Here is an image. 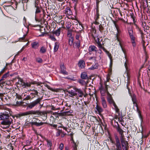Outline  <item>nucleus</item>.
I'll return each mask as SVG.
<instances>
[{
    "label": "nucleus",
    "mask_w": 150,
    "mask_h": 150,
    "mask_svg": "<svg viewBox=\"0 0 150 150\" xmlns=\"http://www.w3.org/2000/svg\"><path fill=\"white\" fill-rule=\"evenodd\" d=\"M40 114V112L39 111L31 110L21 113L17 114L14 116H12L11 118L13 119V121L15 122L16 121V119H18V118H20L22 116L27 115L30 114H37L39 115Z\"/></svg>",
    "instance_id": "f257e3e1"
},
{
    "label": "nucleus",
    "mask_w": 150,
    "mask_h": 150,
    "mask_svg": "<svg viewBox=\"0 0 150 150\" xmlns=\"http://www.w3.org/2000/svg\"><path fill=\"white\" fill-rule=\"evenodd\" d=\"M109 80H107L106 81L104 82L105 87H103L101 84H100V86L99 89L101 94V96L103 97L104 96H105L106 93L107 94V92H108V88L110 87L107 84V82Z\"/></svg>",
    "instance_id": "f03ea898"
},
{
    "label": "nucleus",
    "mask_w": 150,
    "mask_h": 150,
    "mask_svg": "<svg viewBox=\"0 0 150 150\" xmlns=\"http://www.w3.org/2000/svg\"><path fill=\"white\" fill-rule=\"evenodd\" d=\"M128 33L132 45L134 47L136 45L135 42L136 38L135 33H133L132 29L130 28H128Z\"/></svg>",
    "instance_id": "7ed1b4c3"
},
{
    "label": "nucleus",
    "mask_w": 150,
    "mask_h": 150,
    "mask_svg": "<svg viewBox=\"0 0 150 150\" xmlns=\"http://www.w3.org/2000/svg\"><path fill=\"white\" fill-rule=\"evenodd\" d=\"M0 119L3 120L2 122H13V120L10 117L8 114L6 113H1L0 115Z\"/></svg>",
    "instance_id": "20e7f679"
},
{
    "label": "nucleus",
    "mask_w": 150,
    "mask_h": 150,
    "mask_svg": "<svg viewBox=\"0 0 150 150\" xmlns=\"http://www.w3.org/2000/svg\"><path fill=\"white\" fill-rule=\"evenodd\" d=\"M115 142L110 139V140L112 143H114L116 146V149L117 150H122V146H121V142H120V140L119 137L116 135H115Z\"/></svg>",
    "instance_id": "39448f33"
},
{
    "label": "nucleus",
    "mask_w": 150,
    "mask_h": 150,
    "mask_svg": "<svg viewBox=\"0 0 150 150\" xmlns=\"http://www.w3.org/2000/svg\"><path fill=\"white\" fill-rule=\"evenodd\" d=\"M114 23L115 24V27L116 29V30L117 31V33L116 34V39L117 40V41L118 42H119V45H120L122 51L124 53H125V50L122 47L121 43L122 42V40L121 39L119 38H118V36L120 35V34L121 32V30L119 29L118 25L116 24V23L115 22H114Z\"/></svg>",
    "instance_id": "423d86ee"
},
{
    "label": "nucleus",
    "mask_w": 150,
    "mask_h": 150,
    "mask_svg": "<svg viewBox=\"0 0 150 150\" xmlns=\"http://www.w3.org/2000/svg\"><path fill=\"white\" fill-rule=\"evenodd\" d=\"M42 99V98H38L36 100L28 104L27 107V108H29L31 109L38 104H40V102L41 101Z\"/></svg>",
    "instance_id": "0eeeda50"
},
{
    "label": "nucleus",
    "mask_w": 150,
    "mask_h": 150,
    "mask_svg": "<svg viewBox=\"0 0 150 150\" xmlns=\"http://www.w3.org/2000/svg\"><path fill=\"white\" fill-rule=\"evenodd\" d=\"M120 141L123 150H128L129 147L128 143L123 138H120Z\"/></svg>",
    "instance_id": "6e6552de"
},
{
    "label": "nucleus",
    "mask_w": 150,
    "mask_h": 150,
    "mask_svg": "<svg viewBox=\"0 0 150 150\" xmlns=\"http://www.w3.org/2000/svg\"><path fill=\"white\" fill-rule=\"evenodd\" d=\"M35 7L36 8L35 14H38L40 13L42 11H43L42 14L43 15L41 19L44 18L45 15L44 14V10H43L41 6L39 4H35Z\"/></svg>",
    "instance_id": "1a4fd4ad"
},
{
    "label": "nucleus",
    "mask_w": 150,
    "mask_h": 150,
    "mask_svg": "<svg viewBox=\"0 0 150 150\" xmlns=\"http://www.w3.org/2000/svg\"><path fill=\"white\" fill-rule=\"evenodd\" d=\"M114 123L115 124L116 123V124L115 125V126L116 127H117V126L118 127L117 128V131L119 132V134L121 135V138H123L124 137V136L123 134L124 132L121 128L119 127V126L118 124V122H111V125L113 126Z\"/></svg>",
    "instance_id": "9d476101"
},
{
    "label": "nucleus",
    "mask_w": 150,
    "mask_h": 150,
    "mask_svg": "<svg viewBox=\"0 0 150 150\" xmlns=\"http://www.w3.org/2000/svg\"><path fill=\"white\" fill-rule=\"evenodd\" d=\"M76 91L75 88H73V89H69L67 91V92L69 94V96L73 97L77 94V93H76Z\"/></svg>",
    "instance_id": "9b49d317"
},
{
    "label": "nucleus",
    "mask_w": 150,
    "mask_h": 150,
    "mask_svg": "<svg viewBox=\"0 0 150 150\" xmlns=\"http://www.w3.org/2000/svg\"><path fill=\"white\" fill-rule=\"evenodd\" d=\"M44 123V122H29L27 123L25 122L24 125L25 126H29L30 125L32 126H33L34 125L36 126H39L43 125Z\"/></svg>",
    "instance_id": "f8f14e48"
},
{
    "label": "nucleus",
    "mask_w": 150,
    "mask_h": 150,
    "mask_svg": "<svg viewBox=\"0 0 150 150\" xmlns=\"http://www.w3.org/2000/svg\"><path fill=\"white\" fill-rule=\"evenodd\" d=\"M61 69L60 73L64 75H68V73L66 71V68L64 64L60 66Z\"/></svg>",
    "instance_id": "ddd939ff"
},
{
    "label": "nucleus",
    "mask_w": 150,
    "mask_h": 150,
    "mask_svg": "<svg viewBox=\"0 0 150 150\" xmlns=\"http://www.w3.org/2000/svg\"><path fill=\"white\" fill-rule=\"evenodd\" d=\"M78 66L81 69L84 68L85 66V61L83 60H80L78 63Z\"/></svg>",
    "instance_id": "4468645a"
},
{
    "label": "nucleus",
    "mask_w": 150,
    "mask_h": 150,
    "mask_svg": "<svg viewBox=\"0 0 150 150\" xmlns=\"http://www.w3.org/2000/svg\"><path fill=\"white\" fill-rule=\"evenodd\" d=\"M88 50L89 52H94L96 53H97V48L94 45L90 46Z\"/></svg>",
    "instance_id": "2eb2a0df"
},
{
    "label": "nucleus",
    "mask_w": 150,
    "mask_h": 150,
    "mask_svg": "<svg viewBox=\"0 0 150 150\" xmlns=\"http://www.w3.org/2000/svg\"><path fill=\"white\" fill-rule=\"evenodd\" d=\"M81 36V34L79 33H77L75 36V39L78 40L76 44L77 47H78L80 46V40H79L80 37Z\"/></svg>",
    "instance_id": "dca6fc26"
},
{
    "label": "nucleus",
    "mask_w": 150,
    "mask_h": 150,
    "mask_svg": "<svg viewBox=\"0 0 150 150\" xmlns=\"http://www.w3.org/2000/svg\"><path fill=\"white\" fill-rule=\"evenodd\" d=\"M107 99L108 101L110 104L112 103L114 101L111 95L109 92H107Z\"/></svg>",
    "instance_id": "f3484780"
},
{
    "label": "nucleus",
    "mask_w": 150,
    "mask_h": 150,
    "mask_svg": "<svg viewBox=\"0 0 150 150\" xmlns=\"http://www.w3.org/2000/svg\"><path fill=\"white\" fill-rule=\"evenodd\" d=\"M64 11L65 13L67 15L70 16L72 14V11L69 7H67Z\"/></svg>",
    "instance_id": "a211bd4d"
},
{
    "label": "nucleus",
    "mask_w": 150,
    "mask_h": 150,
    "mask_svg": "<svg viewBox=\"0 0 150 150\" xmlns=\"http://www.w3.org/2000/svg\"><path fill=\"white\" fill-rule=\"evenodd\" d=\"M31 91L32 92L30 93V95L31 98L33 99L36 96H38V91L34 89L32 90Z\"/></svg>",
    "instance_id": "6ab92c4d"
},
{
    "label": "nucleus",
    "mask_w": 150,
    "mask_h": 150,
    "mask_svg": "<svg viewBox=\"0 0 150 150\" xmlns=\"http://www.w3.org/2000/svg\"><path fill=\"white\" fill-rule=\"evenodd\" d=\"M68 110V109H66L65 111L63 112L62 114L63 115H71V114L73 112V111L72 110Z\"/></svg>",
    "instance_id": "aec40b11"
},
{
    "label": "nucleus",
    "mask_w": 150,
    "mask_h": 150,
    "mask_svg": "<svg viewBox=\"0 0 150 150\" xmlns=\"http://www.w3.org/2000/svg\"><path fill=\"white\" fill-rule=\"evenodd\" d=\"M100 99H101V103L103 107L104 108H107V105L105 98L104 97L101 96Z\"/></svg>",
    "instance_id": "412c9836"
},
{
    "label": "nucleus",
    "mask_w": 150,
    "mask_h": 150,
    "mask_svg": "<svg viewBox=\"0 0 150 150\" xmlns=\"http://www.w3.org/2000/svg\"><path fill=\"white\" fill-rule=\"evenodd\" d=\"M61 28H59L57 30L52 31V33L53 35H55L56 36L58 37L59 36L61 33Z\"/></svg>",
    "instance_id": "4be33fe9"
},
{
    "label": "nucleus",
    "mask_w": 150,
    "mask_h": 150,
    "mask_svg": "<svg viewBox=\"0 0 150 150\" xmlns=\"http://www.w3.org/2000/svg\"><path fill=\"white\" fill-rule=\"evenodd\" d=\"M11 122H1V126L3 128L6 129L9 127Z\"/></svg>",
    "instance_id": "5701e85b"
},
{
    "label": "nucleus",
    "mask_w": 150,
    "mask_h": 150,
    "mask_svg": "<svg viewBox=\"0 0 150 150\" xmlns=\"http://www.w3.org/2000/svg\"><path fill=\"white\" fill-rule=\"evenodd\" d=\"M135 106L137 107V112H138V114L139 117L141 120V122H142L143 121V120L142 119V116L141 114V111H140V110L138 108V105L137 103H135Z\"/></svg>",
    "instance_id": "b1692460"
},
{
    "label": "nucleus",
    "mask_w": 150,
    "mask_h": 150,
    "mask_svg": "<svg viewBox=\"0 0 150 150\" xmlns=\"http://www.w3.org/2000/svg\"><path fill=\"white\" fill-rule=\"evenodd\" d=\"M32 47L34 49H38L39 46V43L37 42H34L31 43Z\"/></svg>",
    "instance_id": "393cba45"
},
{
    "label": "nucleus",
    "mask_w": 150,
    "mask_h": 150,
    "mask_svg": "<svg viewBox=\"0 0 150 150\" xmlns=\"http://www.w3.org/2000/svg\"><path fill=\"white\" fill-rule=\"evenodd\" d=\"M76 93H78V95L80 97H82L83 95V93L81 90L80 89L75 88Z\"/></svg>",
    "instance_id": "a878e982"
},
{
    "label": "nucleus",
    "mask_w": 150,
    "mask_h": 150,
    "mask_svg": "<svg viewBox=\"0 0 150 150\" xmlns=\"http://www.w3.org/2000/svg\"><path fill=\"white\" fill-rule=\"evenodd\" d=\"M100 15L99 14L98 7H97L96 8V12L94 19L95 20L98 21Z\"/></svg>",
    "instance_id": "bb28decb"
},
{
    "label": "nucleus",
    "mask_w": 150,
    "mask_h": 150,
    "mask_svg": "<svg viewBox=\"0 0 150 150\" xmlns=\"http://www.w3.org/2000/svg\"><path fill=\"white\" fill-rule=\"evenodd\" d=\"M95 41L96 43L97 44V46L99 48L102 45H103V42L102 44H101V41H100V39L98 38H97V40H96Z\"/></svg>",
    "instance_id": "cd10ccee"
},
{
    "label": "nucleus",
    "mask_w": 150,
    "mask_h": 150,
    "mask_svg": "<svg viewBox=\"0 0 150 150\" xmlns=\"http://www.w3.org/2000/svg\"><path fill=\"white\" fill-rule=\"evenodd\" d=\"M95 109L96 110V112L97 111L99 114H100L103 111V110L102 108L98 105H96L95 108Z\"/></svg>",
    "instance_id": "c85d7f7f"
},
{
    "label": "nucleus",
    "mask_w": 150,
    "mask_h": 150,
    "mask_svg": "<svg viewBox=\"0 0 150 150\" xmlns=\"http://www.w3.org/2000/svg\"><path fill=\"white\" fill-rule=\"evenodd\" d=\"M59 44L57 42H56L54 44V52H57L59 47Z\"/></svg>",
    "instance_id": "c756f323"
},
{
    "label": "nucleus",
    "mask_w": 150,
    "mask_h": 150,
    "mask_svg": "<svg viewBox=\"0 0 150 150\" xmlns=\"http://www.w3.org/2000/svg\"><path fill=\"white\" fill-rule=\"evenodd\" d=\"M81 77L83 79H87L88 78L87 73L85 72H83L81 73Z\"/></svg>",
    "instance_id": "7c9ffc66"
},
{
    "label": "nucleus",
    "mask_w": 150,
    "mask_h": 150,
    "mask_svg": "<svg viewBox=\"0 0 150 150\" xmlns=\"http://www.w3.org/2000/svg\"><path fill=\"white\" fill-rule=\"evenodd\" d=\"M47 51L45 47L42 46L41 47L40 50V52L41 53H44L46 52Z\"/></svg>",
    "instance_id": "2f4dec72"
},
{
    "label": "nucleus",
    "mask_w": 150,
    "mask_h": 150,
    "mask_svg": "<svg viewBox=\"0 0 150 150\" xmlns=\"http://www.w3.org/2000/svg\"><path fill=\"white\" fill-rule=\"evenodd\" d=\"M9 72H8L7 73L4 74L1 77V79L3 80H4L7 77L9 76Z\"/></svg>",
    "instance_id": "473e14b6"
},
{
    "label": "nucleus",
    "mask_w": 150,
    "mask_h": 150,
    "mask_svg": "<svg viewBox=\"0 0 150 150\" xmlns=\"http://www.w3.org/2000/svg\"><path fill=\"white\" fill-rule=\"evenodd\" d=\"M66 25L68 29H69L71 26V23L70 22L67 21L66 23Z\"/></svg>",
    "instance_id": "72a5a7b5"
},
{
    "label": "nucleus",
    "mask_w": 150,
    "mask_h": 150,
    "mask_svg": "<svg viewBox=\"0 0 150 150\" xmlns=\"http://www.w3.org/2000/svg\"><path fill=\"white\" fill-rule=\"evenodd\" d=\"M46 142H47V145L48 147H50V148L51 147V146H52V142L50 140L48 139L46 140ZM51 148H50V149H51Z\"/></svg>",
    "instance_id": "f704fd0d"
},
{
    "label": "nucleus",
    "mask_w": 150,
    "mask_h": 150,
    "mask_svg": "<svg viewBox=\"0 0 150 150\" xmlns=\"http://www.w3.org/2000/svg\"><path fill=\"white\" fill-rule=\"evenodd\" d=\"M74 39L73 38H69V44L70 46H72L73 44Z\"/></svg>",
    "instance_id": "c9c22d12"
},
{
    "label": "nucleus",
    "mask_w": 150,
    "mask_h": 150,
    "mask_svg": "<svg viewBox=\"0 0 150 150\" xmlns=\"http://www.w3.org/2000/svg\"><path fill=\"white\" fill-rule=\"evenodd\" d=\"M67 36L69 38H73L72 37V31L71 30H68L67 33Z\"/></svg>",
    "instance_id": "e433bc0d"
},
{
    "label": "nucleus",
    "mask_w": 150,
    "mask_h": 150,
    "mask_svg": "<svg viewBox=\"0 0 150 150\" xmlns=\"http://www.w3.org/2000/svg\"><path fill=\"white\" fill-rule=\"evenodd\" d=\"M27 34H25L23 35V37L22 38H20L19 39V40L20 41H26V39H25V37L26 36Z\"/></svg>",
    "instance_id": "4c0bfd02"
},
{
    "label": "nucleus",
    "mask_w": 150,
    "mask_h": 150,
    "mask_svg": "<svg viewBox=\"0 0 150 150\" xmlns=\"http://www.w3.org/2000/svg\"><path fill=\"white\" fill-rule=\"evenodd\" d=\"M98 64H95L94 65H93L90 68L91 69L93 70L98 68Z\"/></svg>",
    "instance_id": "58836bf2"
},
{
    "label": "nucleus",
    "mask_w": 150,
    "mask_h": 150,
    "mask_svg": "<svg viewBox=\"0 0 150 150\" xmlns=\"http://www.w3.org/2000/svg\"><path fill=\"white\" fill-rule=\"evenodd\" d=\"M49 37L50 38L52 41H55L56 39L54 36V35H50Z\"/></svg>",
    "instance_id": "ea45409f"
},
{
    "label": "nucleus",
    "mask_w": 150,
    "mask_h": 150,
    "mask_svg": "<svg viewBox=\"0 0 150 150\" xmlns=\"http://www.w3.org/2000/svg\"><path fill=\"white\" fill-rule=\"evenodd\" d=\"M73 142V144L72 146V147H73V150H75L76 149H77V145L74 142Z\"/></svg>",
    "instance_id": "a19ab883"
},
{
    "label": "nucleus",
    "mask_w": 150,
    "mask_h": 150,
    "mask_svg": "<svg viewBox=\"0 0 150 150\" xmlns=\"http://www.w3.org/2000/svg\"><path fill=\"white\" fill-rule=\"evenodd\" d=\"M5 82L4 80H2L1 79L0 80V86L2 88L4 86V84L5 83Z\"/></svg>",
    "instance_id": "79ce46f5"
},
{
    "label": "nucleus",
    "mask_w": 150,
    "mask_h": 150,
    "mask_svg": "<svg viewBox=\"0 0 150 150\" xmlns=\"http://www.w3.org/2000/svg\"><path fill=\"white\" fill-rule=\"evenodd\" d=\"M99 31H100V32H102L104 30L103 27L102 25L100 24L99 25Z\"/></svg>",
    "instance_id": "37998d69"
},
{
    "label": "nucleus",
    "mask_w": 150,
    "mask_h": 150,
    "mask_svg": "<svg viewBox=\"0 0 150 150\" xmlns=\"http://www.w3.org/2000/svg\"><path fill=\"white\" fill-rule=\"evenodd\" d=\"M145 42L144 41H142V46L143 47V50L144 52H146V47L145 45Z\"/></svg>",
    "instance_id": "c03bdc74"
},
{
    "label": "nucleus",
    "mask_w": 150,
    "mask_h": 150,
    "mask_svg": "<svg viewBox=\"0 0 150 150\" xmlns=\"http://www.w3.org/2000/svg\"><path fill=\"white\" fill-rule=\"evenodd\" d=\"M36 61L39 63H41L42 62V60L40 58H38L36 59Z\"/></svg>",
    "instance_id": "a18cd8bd"
},
{
    "label": "nucleus",
    "mask_w": 150,
    "mask_h": 150,
    "mask_svg": "<svg viewBox=\"0 0 150 150\" xmlns=\"http://www.w3.org/2000/svg\"><path fill=\"white\" fill-rule=\"evenodd\" d=\"M32 99V98H31V97L30 96V95L27 96L26 97L24 98V100H30Z\"/></svg>",
    "instance_id": "49530a36"
},
{
    "label": "nucleus",
    "mask_w": 150,
    "mask_h": 150,
    "mask_svg": "<svg viewBox=\"0 0 150 150\" xmlns=\"http://www.w3.org/2000/svg\"><path fill=\"white\" fill-rule=\"evenodd\" d=\"M127 62V60H126V62L125 63V67L126 70L127 71H128L129 70V69L128 67V66H127L128 62Z\"/></svg>",
    "instance_id": "de8ad7c7"
},
{
    "label": "nucleus",
    "mask_w": 150,
    "mask_h": 150,
    "mask_svg": "<svg viewBox=\"0 0 150 150\" xmlns=\"http://www.w3.org/2000/svg\"><path fill=\"white\" fill-rule=\"evenodd\" d=\"M23 85L25 87H29L31 86V84L30 83H25L24 82H23Z\"/></svg>",
    "instance_id": "09e8293b"
},
{
    "label": "nucleus",
    "mask_w": 150,
    "mask_h": 150,
    "mask_svg": "<svg viewBox=\"0 0 150 150\" xmlns=\"http://www.w3.org/2000/svg\"><path fill=\"white\" fill-rule=\"evenodd\" d=\"M62 133V131L59 130H58L56 134V136L57 137H58L60 135L61 133Z\"/></svg>",
    "instance_id": "8fccbe9b"
},
{
    "label": "nucleus",
    "mask_w": 150,
    "mask_h": 150,
    "mask_svg": "<svg viewBox=\"0 0 150 150\" xmlns=\"http://www.w3.org/2000/svg\"><path fill=\"white\" fill-rule=\"evenodd\" d=\"M72 1L73 3H75L74 9L75 10L76 8V4L78 2V0H72Z\"/></svg>",
    "instance_id": "3c124183"
},
{
    "label": "nucleus",
    "mask_w": 150,
    "mask_h": 150,
    "mask_svg": "<svg viewBox=\"0 0 150 150\" xmlns=\"http://www.w3.org/2000/svg\"><path fill=\"white\" fill-rule=\"evenodd\" d=\"M79 82L82 85L85 84V82L82 80H80L79 81Z\"/></svg>",
    "instance_id": "603ef678"
},
{
    "label": "nucleus",
    "mask_w": 150,
    "mask_h": 150,
    "mask_svg": "<svg viewBox=\"0 0 150 150\" xmlns=\"http://www.w3.org/2000/svg\"><path fill=\"white\" fill-rule=\"evenodd\" d=\"M100 49H102L106 53H107L108 51L102 45L99 48Z\"/></svg>",
    "instance_id": "864d4df0"
},
{
    "label": "nucleus",
    "mask_w": 150,
    "mask_h": 150,
    "mask_svg": "<svg viewBox=\"0 0 150 150\" xmlns=\"http://www.w3.org/2000/svg\"><path fill=\"white\" fill-rule=\"evenodd\" d=\"M100 49H102L106 53H107L108 51L102 45L99 48Z\"/></svg>",
    "instance_id": "5fc2aeb1"
},
{
    "label": "nucleus",
    "mask_w": 150,
    "mask_h": 150,
    "mask_svg": "<svg viewBox=\"0 0 150 150\" xmlns=\"http://www.w3.org/2000/svg\"><path fill=\"white\" fill-rule=\"evenodd\" d=\"M50 125L52 126L54 128H56L58 126V127H60V126H58V125H57L55 124H53V122H52V124H49Z\"/></svg>",
    "instance_id": "6e6d98bb"
},
{
    "label": "nucleus",
    "mask_w": 150,
    "mask_h": 150,
    "mask_svg": "<svg viewBox=\"0 0 150 150\" xmlns=\"http://www.w3.org/2000/svg\"><path fill=\"white\" fill-rule=\"evenodd\" d=\"M96 57H91L89 58V59L90 60H93V61H95L96 60Z\"/></svg>",
    "instance_id": "4d7b16f0"
},
{
    "label": "nucleus",
    "mask_w": 150,
    "mask_h": 150,
    "mask_svg": "<svg viewBox=\"0 0 150 150\" xmlns=\"http://www.w3.org/2000/svg\"><path fill=\"white\" fill-rule=\"evenodd\" d=\"M6 67H4L1 71H0V73L3 74V73L6 70Z\"/></svg>",
    "instance_id": "13d9d810"
},
{
    "label": "nucleus",
    "mask_w": 150,
    "mask_h": 150,
    "mask_svg": "<svg viewBox=\"0 0 150 150\" xmlns=\"http://www.w3.org/2000/svg\"><path fill=\"white\" fill-rule=\"evenodd\" d=\"M64 147V145L62 143H61L60 144L59 146V149L61 150H62Z\"/></svg>",
    "instance_id": "bf43d9fd"
},
{
    "label": "nucleus",
    "mask_w": 150,
    "mask_h": 150,
    "mask_svg": "<svg viewBox=\"0 0 150 150\" xmlns=\"http://www.w3.org/2000/svg\"><path fill=\"white\" fill-rule=\"evenodd\" d=\"M23 103L21 102L17 101L16 102V105L17 106H19L21 105Z\"/></svg>",
    "instance_id": "052dcab7"
},
{
    "label": "nucleus",
    "mask_w": 150,
    "mask_h": 150,
    "mask_svg": "<svg viewBox=\"0 0 150 150\" xmlns=\"http://www.w3.org/2000/svg\"><path fill=\"white\" fill-rule=\"evenodd\" d=\"M106 54H107L108 55V56L111 59V58H112V57H111V54L110 53V52H107V53H106Z\"/></svg>",
    "instance_id": "680f3d73"
},
{
    "label": "nucleus",
    "mask_w": 150,
    "mask_h": 150,
    "mask_svg": "<svg viewBox=\"0 0 150 150\" xmlns=\"http://www.w3.org/2000/svg\"><path fill=\"white\" fill-rule=\"evenodd\" d=\"M111 104H113L115 108H117L118 107L116 105V104L115 103L114 101H113V102Z\"/></svg>",
    "instance_id": "e2e57ef3"
},
{
    "label": "nucleus",
    "mask_w": 150,
    "mask_h": 150,
    "mask_svg": "<svg viewBox=\"0 0 150 150\" xmlns=\"http://www.w3.org/2000/svg\"><path fill=\"white\" fill-rule=\"evenodd\" d=\"M40 2L39 0H35V4H39Z\"/></svg>",
    "instance_id": "0e129e2a"
},
{
    "label": "nucleus",
    "mask_w": 150,
    "mask_h": 150,
    "mask_svg": "<svg viewBox=\"0 0 150 150\" xmlns=\"http://www.w3.org/2000/svg\"><path fill=\"white\" fill-rule=\"evenodd\" d=\"M96 0V4L97 7H98L99 3V2H100V0Z\"/></svg>",
    "instance_id": "69168bd1"
},
{
    "label": "nucleus",
    "mask_w": 150,
    "mask_h": 150,
    "mask_svg": "<svg viewBox=\"0 0 150 150\" xmlns=\"http://www.w3.org/2000/svg\"><path fill=\"white\" fill-rule=\"evenodd\" d=\"M132 19L133 20V23L134 24V23H137L136 20V19L135 17L134 18H132Z\"/></svg>",
    "instance_id": "338daca9"
},
{
    "label": "nucleus",
    "mask_w": 150,
    "mask_h": 150,
    "mask_svg": "<svg viewBox=\"0 0 150 150\" xmlns=\"http://www.w3.org/2000/svg\"><path fill=\"white\" fill-rule=\"evenodd\" d=\"M132 102L137 101V100L135 97H132Z\"/></svg>",
    "instance_id": "774afa93"
}]
</instances>
